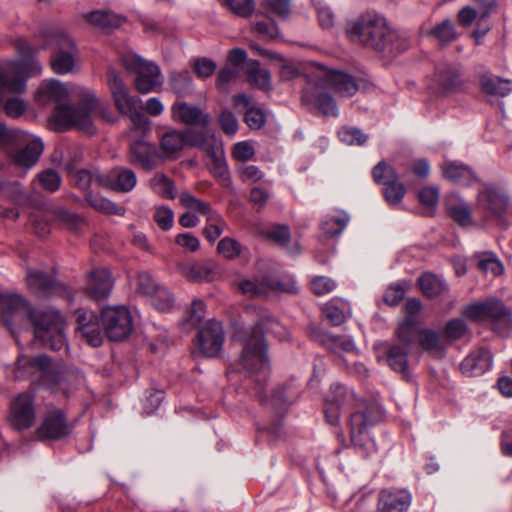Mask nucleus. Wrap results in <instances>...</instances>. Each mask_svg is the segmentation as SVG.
<instances>
[{
    "mask_svg": "<svg viewBox=\"0 0 512 512\" xmlns=\"http://www.w3.org/2000/svg\"><path fill=\"white\" fill-rule=\"evenodd\" d=\"M67 95L65 85L54 79L43 81L36 92V101L40 105L56 104L52 120L57 130L75 128L92 135L96 131L92 115L96 112H99L105 120L111 121L108 116V106L101 103L94 94L87 93L77 105L62 104Z\"/></svg>",
    "mask_w": 512,
    "mask_h": 512,
    "instance_id": "nucleus-1",
    "label": "nucleus"
},
{
    "mask_svg": "<svg viewBox=\"0 0 512 512\" xmlns=\"http://www.w3.org/2000/svg\"><path fill=\"white\" fill-rule=\"evenodd\" d=\"M0 312L7 322L27 317L34 325L36 338L45 347L52 350H61L65 347V323L57 310L34 311L20 295L0 293Z\"/></svg>",
    "mask_w": 512,
    "mask_h": 512,
    "instance_id": "nucleus-2",
    "label": "nucleus"
},
{
    "mask_svg": "<svg viewBox=\"0 0 512 512\" xmlns=\"http://www.w3.org/2000/svg\"><path fill=\"white\" fill-rule=\"evenodd\" d=\"M349 38L376 51H394L400 48L396 44L398 34L389 27L386 19L376 13L361 15L347 31Z\"/></svg>",
    "mask_w": 512,
    "mask_h": 512,
    "instance_id": "nucleus-3",
    "label": "nucleus"
},
{
    "mask_svg": "<svg viewBox=\"0 0 512 512\" xmlns=\"http://www.w3.org/2000/svg\"><path fill=\"white\" fill-rule=\"evenodd\" d=\"M263 329L272 333H280L284 330L277 320L267 318L250 329L240 328L235 332L234 338L243 345L239 358V364L243 369L253 372L266 367L268 359Z\"/></svg>",
    "mask_w": 512,
    "mask_h": 512,
    "instance_id": "nucleus-4",
    "label": "nucleus"
},
{
    "mask_svg": "<svg viewBox=\"0 0 512 512\" xmlns=\"http://www.w3.org/2000/svg\"><path fill=\"white\" fill-rule=\"evenodd\" d=\"M21 60L10 61L0 68V92L2 94H22L26 90V80L40 75L42 65L33 58L36 49L25 40L16 42Z\"/></svg>",
    "mask_w": 512,
    "mask_h": 512,
    "instance_id": "nucleus-5",
    "label": "nucleus"
},
{
    "mask_svg": "<svg viewBox=\"0 0 512 512\" xmlns=\"http://www.w3.org/2000/svg\"><path fill=\"white\" fill-rule=\"evenodd\" d=\"M107 84L115 107L120 114L127 116L131 121L129 136L135 139L145 136L150 131L151 122L140 111L141 100L129 93L123 80L113 69L107 72Z\"/></svg>",
    "mask_w": 512,
    "mask_h": 512,
    "instance_id": "nucleus-6",
    "label": "nucleus"
},
{
    "mask_svg": "<svg viewBox=\"0 0 512 512\" xmlns=\"http://www.w3.org/2000/svg\"><path fill=\"white\" fill-rule=\"evenodd\" d=\"M462 315L470 321L491 322L497 330L512 328V311L497 298H488L466 305Z\"/></svg>",
    "mask_w": 512,
    "mask_h": 512,
    "instance_id": "nucleus-7",
    "label": "nucleus"
},
{
    "mask_svg": "<svg viewBox=\"0 0 512 512\" xmlns=\"http://www.w3.org/2000/svg\"><path fill=\"white\" fill-rule=\"evenodd\" d=\"M119 60L125 69L136 73L135 88L139 93H150L161 85L160 69L154 63L146 62L132 52L123 53Z\"/></svg>",
    "mask_w": 512,
    "mask_h": 512,
    "instance_id": "nucleus-8",
    "label": "nucleus"
},
{
    "mask_svg": "<svg viewBox=\"0 0 512 512\" xmlns=\"http://www.w3.org/2000/svg\"><path fill=\"white\" fill-rule=\"evenodd\" d=\"M48 43L56 47L50 60L54 73L65 75L73 72L78 61V50L64 29H56L49 35Z\"/></svg>",
    "mask_w": 512,
    "mask_h": 512,
    "instance_id": "nucleus-9",
    "label": "nucleus"
},
{
    "mask_svg": "<svg viewBox=\"0 0 512 512\" xmlns=\"http://www.w3.org/2000/svg\"><path fill=\"white\" fill-rule=\"evenodd\" d=\"M15 377L17 379L35 378L48 387H52L59 380L56 368L46 355H38L35 358L20 356L16 364Z\"/></svg>",
    "mask_w": 512,
    "mask_h": 512,
    "instance_id": "nucleus-10",
    "label": "nucleus"
},
{
    "mask_svg": "<svg viewBox=\"0 0 512 512\" xmlns=\"http://www.w3.org/2000/svg\"><path fill=\"white\" fill-rule=\"evenodd\" d=\"M509 205V198L501 189L487 186L479 191L475 211L480 215V223L486 224L493 218L502 217Z\"/></svg>",
    "mask_w": 512,
    "mask_h": 512,
    "instance_id": "nucleus-11",
    "label": "nucleus"
},
{
    "mask_svg": "<svg viewBox=\"0 0 512 512\" xmlns=\"http://www.w3.org/2000/svg\"><path fill=\"white\" fill-rule=\"evenodd\" d=\"M102 327L112 341L126 339L132 331L133 321L125 306H108L101 312Z\"/></svg>",
    "mask_w": 512,
    "mask_h": 512,
    "instance_id": "nucleus-12",
    "label": "nucleus"
},
{
    "mask_svg": "<svg viewBox=\"0 0 512 512\" xmlns=\"http://www.w3.org/2000/svg\"><path fill=\"white\" fill-rule=\"evenodd\" d=\"M327 89L320 81L315 80L313 75H310L303 90L302 101L311 109H317L323 116L337 117L339 114L337 104L327 93Z\"/></svg>",
    "mask_w": 512,
    "mask_h": 512,
    "instance_id": "nucleus-13",
    "label": "nucleus"
},
{
    "mask_svg": "<svg viewBox=\"0 0 512 512\" xmlns=\"http://www.w3.org/2000/svg\"><path fill=\"white\" fill-rule=\"evenodd\" d=\"M311 75L315 77V80L320 81L341 97H351L359 90V84L352 76L340 71L330 70L320 64L315 65Z\"/></svg>",
    "mask_w": 512,
    "mask_h": 512,
    "instance_id": "nucleus-14",
    "label": "nucleus"
},
{
    "mask_svg": "<svg viewBox=\"0 0 512 512\" xmlns=\"http://www.w3.org/2000/svg\"><path fill=\"white\" fill-rule=\"evenodd\" d=\"M356 403L357 399L352 390L341 384L332 385L324 407L327 422L338 425L342 411L354 407Z\"/></svg>",
    "mask_w": 512,
    "mask_h": 512,
    "instance_id": "nucleus-15",
    "label": "nucleus"
},
{
    "mask_svg": "<svg viewBox=\"0 0 512 512\" xmlns=\"http://www.w3.org/2000/svg\"><path fill=\"white\" fill-rule=\"evenodd\" d=\"M194 145H198L202 151L209 157V169L210 172L217 178L218 182L223 187H230L232 184L229 169L225 160L224 150L218 145L215 139L212 137L203 141L195 140Z\"/></svg>",
    "mask_w": 512,
    "mask_h": 512,
    "instance_id": "nucleus-16",
    "label": "nucleus"
},
{
    "mask_svg": "<svg viewBox=\"0 0 512 512\" xmlns=\"http://www.w3.org/2000/svg\"><path fill=\"white\" fill-rule=\"evenodd\" d=\"M36 420L34 397L28 393L19 394L10 405L9 423L18 430L31 428Z\"/></svg>",
    "mask_w": 512,
    "mask_h": 512,
    "instance_id": "nucleus-17",
    "label": "nucleus"
},
{
    "mask_svg": "<svg viewBox=\"0 0 512 512\" xmlns=\"http://www.w3.org/2000/svg\"><path fill=\"white\" fill-rule=\"evenodd\" d=\"M204 138L202 133H196L189 129L183 131L169 129L160 137V150L166 157H173L187 146L198 147L193 142L195 140L203 141Z\"/></svg>",
    "mask_w": 512,
    "mask_h": 512,
    "instance_id": "nucleus-18",
    "label": "nucleus"
},
{
    "mask_svg": "<svg viewBox=\"0 0 512 512\" xmlns=\"http://www.w3.org/2000/svg\"><path fill=\"white\" fill-rule=\"evenodd\" d=\"M71 433L64 413L59 409H51L44 416L36 435L41 440H58Z\"/></svg>",
    "mask_w": 512,
    "mask_h": 512,
    "instance_id": "nucleus-19",
    "label": "nucleus"
},
{
    "mask_svg": "<svg viewBox=\"0 0 512 512\" xmlns=\"http://www.w3.org/2000/svg\"><path fill=\"white\" fill-rule=\"evenodd\" d=\"M224 343V331L220 322L209 320L198 332V348L206 357L219 354Z\"/></svg>",
    "mask_w": 512,
    "mask_h": 512,
    "instance_id": "nucleus-20",
    "label": "nucleus"
},
{
    "mask_svg": "<svg viewBox=\"0 0 512 512\" xmlns=\"http://www.w3.org/2000/svg\"><path fill=\"white\" fill-rule=\"evenodd\" d=\"M113 286L114 282L110 271L99 267L87 274L84 292L89 298L101 301L110 295Z\"/></svg>",
    "mask_w": 512,
    "mask_h": 512,
    "instance_id": "nucleus-21",
    "label": "nucleus"
},
{
    "mask_svg": "<svg viewBox=\"0 0 512 512\" xmlns=\"http://www.w3.org/2000/svg\"><path fill=\"white\" fill-rule=\"evenodd\" d=\"M76 322L78 324L77 331L87 343L93 347H98L102 344L104 334L98 318L94 312L77 309L75 311Z\"/></svg>",
    "mask_w": 512,
    "mask_h": 512,
    "instance_id": "nucleus-22",
    "label": "nucleus"
},
{
    "mask_svg": "<svg viewBox=\"0 0 512 512\" xmlns=\"http://www.w3.org/2000/svg\"><path fill=\"white\" fill-rule=\"evenodd\" d=\"M239 290L247 297H261L265 296L270 290H279L283 292H296L297 287L294 282L283 283L278 280H262L254 281L245 279L239 282Z\"/></svg>",
    "mask_w": 512,
    "mask_h": 512,
    "instance_id": "nucleus-23",
    "label": "nucleus"
},
{
    "mask_svg": "<svg viewBox=\"0 0 512 512\" xmlns=\"http://www.w3.org/2000/svg\"><path fill=\"white\" fill-rule=\"evenodd\" d=\"M98 185L121 192H130L136 186L137 177L128 168H115L104 175H96Z\"/></svg>",
    "mask_w": 512,
    "mask_h": 512,
    "instance_id": "nucleus-24",
    "label": "nucleus"
},
{
    "mask_svg": "<svg viewBox=\"0 0 512 512\" xmlns=\"http://www.w3.org/2000/svg\"><path fill=\"white\" fill-rule=\"evenodd\" d=\"M28 289L38 297H47L61 293L65 288L54 277L42 271L28 270L26 275Z\"/></svg>",
    "mask_w": 512,
    "mask_h": 512,
    "instance_id": "nucleus-25",
    "label": "nucleus"
},
{
    "mask_svg": "<svg viewBox=\"0 0 512 512\" xmlns=\"http://www.w3.org/2000/svg\"><path fill=\"white\" fill-rule=\"evenodd\" d=\"M171 118L175 122L186 125L207 126L210 123V116L204 113L198 106L178 101L171 106Z\"/></svg>",
    "mask_w": 512,
    "mask_h": 512,
    "instance_id": "nucleus-26",
    "label": "nucleus"
},
{
    "mask_svg": "<svg viewBox=\"0 0 512 512\" xmlns=\"http://www.w3.org/2000/svg\"><path fill=\"white\" fill-rule=\"evenodd\" d=\"M491 352L483 347L473 350L460 364L461 372L468 377L480 376L492 366Z\"/></svg>",
    "mask_w": 512,
    "mask_h": 512,
    "instance_id": "nucleus-27",
    "label": "nucleus"
},
{
    "mask_svg": "<svg viewBox=\"0 0 512 512\" xmlns=\"http://www.w3.org/2000/svg\"><path fill=\"white\" fill-rule=\"evenodd\" d=\"M411 503V495L405 489H385L378 496V510L381 512H405Z\"/></svg>",
    "mask_w": 512,
    "mask_h": 512,
    "instance_id": "nucleus-28",
    "label": "nucleus"
},
{
    "mask_svg": "<svg viewBox=\"0 0 512 512\" xmlns=\"http://www.w3.org/2000/svg\"><path fill=\"white\" fill-rule=\"evenodd\" d=\"M179 271L190 282H210L216 278L217 265L211 260L197 261L180 265Z\"/></svg>",
    "mask_w": 512,
    "mask_h": 512,
    "instance_id": "nucleus-29",
    "label": "nucleus"
},
{
    "mask_svg": "<svg viewBox=\"0 0 512 512\" xmlns=\"http://www.w3.org/2000/svg\"><path fill=\"white\" fill-rule=\"evenodd\" d=\"M157 151L154 144L135 140L130 145L129 162L144 170H152L156 166Z\"/></svg>",
    "mask_w": 512,
    "mask_h": 512,
    "instance_id": "nucleus-30",
    "label": "nucleus"
},
{
    "mask_svg": "<svg viewBox=\"0 0 512 512\" xmlns=\"http://www.w3.org/2000/svg\"><path fill=\"white\" fill-rule=\"evenodd\" d=\"M233 106L235 108L242 107L245 109L244 121L251 129H260L266 123V115L264 111L252 105V99L246 94H237L232 97Z\"/></svg>",
    "mask_w": 512,
    "mask_h": 512,
    "instance_id": "nucleus-31",
    "label": "nucleus"
},
{
    "mask_svg": "<svg viewBox=\"0 0 512 512\" xmlns=\"http://www.w3.org/2000/svg\"><path fill=\"white\" fill-rule=\"evenodd\" d=\"M370 410L354 412L349 419L351 440L355 446H364L368 440L366 430L374 424Z\"/></svg>",
    "mask_w": 512,
    "mask_h": 512,
    "instance_id": "nucleus-32",
    "label": "nucleus"
},
{
    "mask_svg": "<svg viewBox=\"0 0 512 512\" xmlns=\"http://www.w3.org/2000/svg\"><path fill=\"white\" fill-rule=\"evenodd\" d=\"M43 143L40 139H32L24 148L16 151L13 161L16 166L29 169L34 166L43 152Z\"/></svg>",
    "mask_w": 512,
    "mask_h": 512,
    "instance_id": "nucleus-33",
    "label": "nucleus"
},
{
    "mask_svg": "<svg viewBox=\"0 0 512 512\" xmlns=\"http://www.w3.org/2000/svg\"><path fill=\"white\" fill-rule=\"evenodd\" d=\"M85 20L99 29H115L122 25L125 18L109 10H95L84 16Z\"/></svg>",
    "mask_w": 512,
    "mask_h": 512,
    "instance_id": "nucleus-34",
    "label": "nucleus"
},
{
    "mask_svg": "<svg viewBox=\"0 0 512 512\" xmlns=\"http://www.w3.org/2000/svg\"><path fill=\"white\" fill-rule=\"evenodd\" d=\"M349 220V215L344 211L327 215L320 226L322 237L329 239L340 235L348 225Z\"/></svg>",
    "mask_w": 512,
    "mask_h": 512,
    "instance_id": "nucleus-35",
    "label": "nucleus"
},
{
    "mask_svg": "<svg viewBox=\"0 0 512 512\" xmlns=\"http://www.w3.org/2000/svg\"><path fill=\"white\" fill-rule=\"evenodd\" d=\"M479 81L482 91L491 96L505 97L512 91L510 80L494 78L489 72L482 74Z\"/></svg>",
    "mask_w": 512,
    "mask_h": 512,
    "instance_id": "nucleus-36",
    "label": "nucleus"
},
{
    "mask_svg": "<svg viewBox=\"0 0 512 512\" xmlns=\"http://www.w3.org/2000/svg\"><path fill=\"white\" fill-rule=\"evenodd\" d=\"M443 175L446 179L463 186H469L475 181L473 172L467 166L453 162L444 164Z\"/></svg>",
    "mask_w": 512,
    "mask_h": 512,
    "instance_id": "nucleus-37",
    "label": "nucleus"
},
{
    "mask_svg": "<svg viewBox=\"0 0 512 512\" xmlns=\"http://www.w3.org/2000/svg\"><path fill=\"white\" fill-rule=\"evenodd\" d=\"M418 285L428 298L438 297L447 290L445 282L430 272H425L418 278Z\"/></svg>",
    "mask_w": 512,
    "mask_h": 512,
    "instance_id": "nucleus-38",
    "label": "nucleus"
},
{
    "mask_svg": "<svg viewBox=\"0 0 512 512\" xmlns=\"http://www.w3.org/2000/svg\"><path fill=\"white\" fill-rule=\"evenodd\" d=\"M408 349L400 346L399 344L391 345L387 351V362L389 366L395 371L408 375Z\"/></svg>",
    "mask_w": 512,
    "mask_h": 512,
    "instance_id": "nucleus-39",
    "label": "nucleus"
},
{
    "mask_svg": "<svg viewBox=\"0 0 512 512\" xmlns=\"http://www.w3.org/2000/svg\"><path fill=\"white\" fill-rule=\"evenodd\" d=\"M149 186L154 193L162 198L174 199L176 188L172 179L163 173H156L149 180Z\"/></svg>",
    "mask_w": 512,
    "mask_h": 512,
    "instance_id": "nucleus-40",
    "label": "nucleus"
},
{
    "mask_svg": "<svg viewBox=\"0 0 512 512\" xmlns=\"http://www.w3.org/2000/svg\"><path fill=\"white\" fill-rule=\"evenodd\" d=\"M419 346L428 352H440L445 348L440 334L432 329H420L417 333Z\"/></svg>",
    "mask_w": 512,
    "mask_h": 512,
    "instance_id": "nucleus-41",
    "label": "nucleus"
},
{
    "mask_svg": "<svg viewBox=\"0 0 512 512\" xmlns=\"http://www.w3.org/2000/svg\"><path fill=\"white\" fill-rule=\"evenodd\" d=\"M248 82L262 90H267L271 86V76L268 70L260 67L258 61H251L247 70Z\"/></svg>",
    "mask_w": 512,
    "mask_h": 512,
    "instance_id": "nucleus-42",
    "label": "nucleus"
},
{
    "mask_svg": "<svg viewBox=\"0 0 512 512\" xmlns=\"http://www.w3.org/2000/svg\"><path fill=\"white\" fill-rule=\"evenodd\" d=\"M436 81L445 93L456 91L462 84L459 72L454 68L438 70L436 72Z\"/></svg>",
    "mask_w": 512,
    "mask_h": 512,
    "instance_id": "nucleus-43",
    "label": "nucleus"
},
{
    "mask_svg": "<svg viewBox=\"0 0 512 512\" xmlns=\"http://www.w3.org/2000/svg\"><path fill=\"white\" fill-rule=\"evenodd\" d=\"M179 201L185 208L191 211L198 212L199 214L206 216V218H208L210 214L216 212L212 209L211 205L208 202L196 198L187 191H183L180 193Z\"/></svg>",
    "mask_w": 512,
    "mask_h": 512,
    "instance_id": "nucleus-44",
    "label": "nucleus"
},
{
    "mask_svg": "<svg viewBox=\"0 0 512 512\" xmlns=\"http://www.w3.org/2000/svg\"><path fill=\"white\" fill-rule=\"evenodd\" d=\"M226 227V221L219 213L215 212L206 218L204 235L208 241L214 242L225 231Z\"/></svg>",
    "mask_w": 512,
    "mask_h": 512,
    "instance_id": "nucleus-45",
    "label": "nucleus"
},
{
    "mask_svg": "<svg viewBox=\"0 0 512 512\" xmlns=\"http://www.w3.org/2000/svg\"><path fill=\"white\" fill-rule=\"evenodd\" d=\"M416 319L413 317H406L403 319L397 329L396 336L399 342L408 348L412 343L415 336Z\"/></svg>",
    "mask_w": 512,
    "mask_h": 512,
    "instance_id": "nucleus-46",
    "label": "nucleus"
},
{
    "mask_svg": "<svg viewBox=\"0 0 512 512\" xmlns=\"http://www.w3.org/2000/svg\"><path fill=\"white\" fill-rule=\"evenodd\" d=\"M430 35H432L441 44H448L457 38L455 26L448 19L432 28Z\"/></svg>",
    "mask_w": 512,
    "mask_h": 512,
    "instance_id": "nucleus-47",
    "label": "nucleus"
},
{
    "mask_svg": "<svg viewBox=\"0 0 512 512\" xmlns=\"http://www.w3.org/2000/svg\"><path fill=\"white\" fill-rule=\"evenodd\" d=\"M87 201L93 208L106 214L122 216L125 213L124 207L119 206L116 203L103 197H99L96 195H88Z\"/></svg>",
    "mask_w": 512,
    "mask_h": 512,
    "instance_id": "nucleus-48",
    "label": "nucleus"
},
{
    "mask_svg": "<svg viewBox=\"0 0 512 512\" xmlns=\"http://www.w3.org/2000/svg\"><path fill=\"white\" fill-rule=\"evenodd\" d=\"M253 32L262 40L271 41L278 37L277 25L268 18L256 21L252 26Z\"/></svg>",
    "mask_w": 512,
    "mask_h": 512,
    "instance_id": "nucleus-49",
    "label": "nucleus"
},
{
    "mask_svg": "<svg viewBox=\"0 0 512 512\" xmlns=\"http://www.w3.org/2000/svg\"><path fill=\"white\" fill-rule=\"evenodd\" d=\"M374 181L380 185H387L397 180L398 174L395 169L384 161L379 162L372 170Z\"/></svg>",
    "mask_w": 512,
    "mask_h": 512,
    "instance_id": "nucleus-50",
    "label": "nucleus"
},
{
    "mask_svg": "<svg viewBox=\"0 0 512 512\" xmlns=\"http://www.w3.org/2000/svg\"><path fill=\"white\" fill-rule=\"evenodd\" d=\"M478 268L484 273L499 276L504 272L502 262L493 253H483L478 262Z\"/></svg>",
    "mask_w": 512,
    "mask_h": 512,
    "instance_id": "nucleus-51",
    "label": "nucleus"
},
{
    "mask_svg": "<svg viewBox=\"0 0 512 512\" xmlns=\"http://www.w3.org/2000/svg\"><path fill=\"white\" fill-rule=\"evenodd\" d=\"M448 214L460 226L466 227L474 223L471 210L466 203L449 206Z\"/></svg>",
    "mask_w": 512,
    "mask_h": 512,
    "instance_id": "nucleus-52",
    "label": "nucleus"
},
{
    "mask_svg": "<svg viewBox=\"0 0 512 512\" xmlns=\"http://www.w3.org/2000/svg\"><path fill=\"white\" fill-rule=\"evenodd\" d=\"M385 200L391 204L396 205L399 204L406 194V188L402 182L397 180L392 181L391 183L385 185L383 191Z\"/></svg>",
    "mask_w": 512,
    "mask_h": 512,
    "instance_id": "nucleus-53",
    "label": "nucleus"
},
{
    "mask_svg": "<svg viewBox=\"0 0 512 512\" xmlns=\"http://www.w3.org/2000/svg\"><path fill=\"white\" fill-rule=\"evenodd\" d=\"M322 342L330 349L340 348L346 352H352L356 348L355 343L351 338H344L329 333H324L322 335Z\"/></svg>",
    "mask_w": 512,
    "mask_h": 512,
    "instance_id": "nucleus-54",
    "label": "nucleus"
},
{
    "mask_svg": "<svg viewBox=\"0 0 512 512\" xmlns=\"http://www.w3.org/2000/svg\"><path fill=\"white\" fill-rule=\"evenodd\" d=\"M192 78L188 71L172 73L169 84L174 93L183 95L191 86Z\"/></svg>",
    "mask_w": 512,
    "mask_h": 512,
    "instance_id": "nucleus-55",
    "label": "nucleus"
},
{
    "mask_svg": "<svg viewBox=\"0 0 512 512\" xmlns=\"http://www.w3.org/2000/svg\"><path fill=\"white\" fill-rule=\"evenodd\" d=\"M338 136L343 143L348 145H362L367 140V135H365L361 130L354 127H344L338 132Z\"/></svg>",
    "mask_w": 512,
    "mask_h": 512,
    "instance_id": "nucleus-56",
    "label": "nucleus"
},
{
    "mask_svg": "<svg viewBox=\"0 0 512 512\" xmlns=\"http://www.w3.org/2000/svg\"><path fill=\"white\" fill-rule=\"evenodd\" d=\"M468 327L464 320L462 319H452L450 320L444 329V335L449 340H458L467 333Z\"/></svg>",
    "mask_w": 512,
    "mask_h": 512,
    "instance_id": "nucleus-57",
    "label": "nucleus"
},
{
    "mask_svg": "<svg viewBox=\"0 0 512 512\" xmlns=\"http://www.w3.org/2000/svg\"><path fill=\"white\" fill-rule=\"evenodd\" d=\"M152 305L159 311H168L173 305V297L170 292L162 287L154 295H150Z\"/></svg>",
    "mask_w": 512,
    "mask_h": 512,
    "instance_id": "nucleus-58",
    "label": "nucleus"
},
{
    "mask_svg": "<svg viewBox=\"0 0 512 512\" xmlns=\"http://www.w3.org/2000/svg\"><path fill=\"white\" fill-rule=\"evenodd\" d=\"M227 7L236 15L248 17L254 11L253 0H223Z\"/></svg>",
    "mask_w": 512,
    "mask_h": 512,
    "instance_id": "nucleus-59",
    "label": "nucleus"
},
{
    "mask_svg": "<svg viewBox=\"0 0 512 512\" xmlns=\"http://www.w3.org/2000/svg\"><path fill=\"white\" fill-rule=\"evenodd\" d=\"M217 250L225 258L233 259L240 254L241 246L235 239L225 237L218 243Z\"/></svg>",
    "mask_w": 512,
    "mask_h": 512,
    "instance_id": "nucleus-60",
    "label": "nucleus"
},
{
    "mask_svg": "<svg viewBox=\"0 0 512 512\" xmlns=\"http://www.w3.org/2000/svg\"><path fill=\"white\" fill-rule=\"evenodd\" d=\"M154 220L159 228L162 230H169L172 228L174 223V213L167 206L158 207L154 212Z\"/></svg>",
    "mask_w": 512,
    "mask_h": 512,
    "instance_id": "nucleus-61",
    "label": "nucleus"
},
{
    "mask_svg": "<svg viewBox=\"0 0 512 512\" xmlns=\"http://www.w3.org/2000/svg\"><path fill=\"white\" fill-rule=\"evenodd\" d=\"M38 179L42 187L49 191L55 192L59 189L61 179L58 173L54 170L48 169L38 175Z\"/></svg>",
    "mask_w": 512,
    "mask_h": 512,
    "instance_id": "nucleus-62",
    "label": "nucleus"
},
{
    "mask_svg": "<svg viewBox=\"0 0 512 512\" xmlns=\"http://www.w3.org/2000/svg\"><path fill=\"white\" fill-rule=\"evenodd\" d=\"M255 155L253 146L248 141H241L234 145L232 156L239 162L251 160Z\"/></svg>",
    "mask_w": 512,
    "mask_h": 512,
    "instance_id": "nucleus-63",
    "label": "nucleus"
},
{
    "mask_svg": "<svg viewBox=\"0 0 512 512\" xmlns=\"http://www.w3.org/2000/svg\"><path fill=\"white\" fill-rule=\"evenodd\" d=\"M335 288V281L325 276H317L311 282V289L318 296L330 293Z\"/></svg>",
    "mask_w": 512,
    "mask_h": 512,
    "instance_id": "nucleus-64",
    "label": "nucleus"
}]
</instances>
